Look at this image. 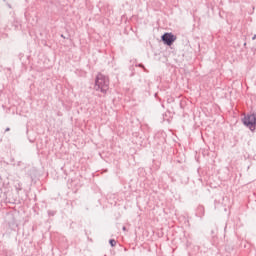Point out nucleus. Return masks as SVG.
I'll return each instance as SVG.
<instances>
[{
  "label": "nucleus",
  "mask_w": 256,
  "mask_h": 256,
  "mask_svg": "<svg viewBox=\"0 0 256 256\" xmlns=\"http://www.w3.org/2000/svg\"><path fill=\"white\" fill-rule=\"evenodd\" d=\"M252 39H253V41H255V39H256V34L252 37Z\"/></svg>",
  "instance_id": "5"
},
{
  "label": "nucleus",
  "mask_w": 256,
  "mask_h": 256,
  "mask_svg": "<svg viewBox=\"0 0 256 256\" xmlns=\"http://www.w3.org/2000/svg\"><path fill=\"white\" fill-rule=\"evenodd\" d=\"M126 229H127L126 227H123V231H126Z\"/></svg>",
  "instance_id": "6"
},
{
  "label": "nucleus",
  "mask_w": 256,
  "mask_h": 256,
  "mask_svg": "<svg viewBox=\"0 0 256 256\" xmlns=\"http://www.w3.org/2000/svg\"><path fill=\"white\" fill-rule=\"evenodd\" d=\"M6 131H10V128H6Z\"/></svg>",
  "instance_id": "7"
},
{
  "label": "nucleus",
  "mask_w": 256,
  "mask_h": 256,
  "mask_svg": "<svg viewBox=\"0 0 256 256\" xmlns=\"http://www.w3.org/2000/svg\"><path fill=\"white\" fill-rule=\"evenodd\" d=\"M243 124L249 128L250 131H255L256 115L250 114L243 118Z\"/></svg>",
  "instance_id": "2"
},
{
  "label": "nucleus",
  "mask_w": 256,
  "mask_h": 256,
  "mask_svg": "<svg viewBox=\"0 0 256 256\" xmlns=\"http://www.w3.org/2000/svg\"><path fill=\"white\" fill-rule=\"evenodd\" d=\"M162 41L165 43V45L171 46L175 41H177V36L173 35L172 33H165L162 36Z\"/></svg>",
  "instance_id": "3"
},
{
  "label": "nucleus",
  "mask_w": 256,
  "mask_h": 256,
  "mask_svg": "<svg viewBox=\"0 0 256 256\" xmlns=\"http://www.w3.org/2000/svg\"><path fill=\"white\" fill-rule=\"evenodd\" d=\"M109 243H110L111 247H115V245H117V242L115 240H113V239H111L109 241Z\"/></svg>",
  "instance_id": "4"
},
{
  "label": "nucleus",
  "mask_w": 256,
  "mask_h": 256,
  "mask_svg": "<svg viewBox=\"0 0 256 256\" xmlns=\"http://www.w3.org/2000/svg\"><path fill=\"white\" fill-rule=\"evenodd\" d=\"M139 67H143V65H142V64H140V65H139Z\"/></svg>",
  "instance_id": "8"
},
{
  "label": "nucleus",
  "mask_w": 256,
  "mask_h": 256,
  "mask_svg": "<svg viewBox=\"0 0 256 256\" xmlns=\"http://www.w3.org/2000/svg\"><path fill=\"white\" fill-rule=\"evenodd\" d=\"M94 89L100 93H107V91H109V77L102 73L97 74L95 78Z\"/></svg>",
  "instance_id": "1"
}]
</instances>
